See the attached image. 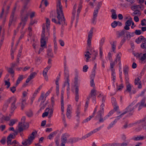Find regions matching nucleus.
<instances>
[{"label": "nucleus", "mask_w": 146, "mask_h": 146, "mask_svg": "<svg viewBox=\"0 0 146 146\" xmlns=\"http://www.w3.org/2000/svg\"><path fill=\"white\" fill-rule=\"evenodd\" d=\"M37 132L35 131L33 132L28 136L27 139L23 141L22 142V144L23 145H20L17 146H29L31 145L33 142V140L35 137V135L37 134Z\"/></svg>", "instance_id": "4"}, {"label": "nucleus", "mask_w": 146, "mask_h": 146, "mask_svg": "<svg viewBox=\"0 0 146 146\" xmlns=\"http://www.w3.org/2000/svg\"><path fill=\"white\" fill-rule=\"evenodd\" d=\"M116 123V122L114 120V121L111 122L108 126V127H107V129H109L111 128L112 127H113V125H114Z\"/></svg>", "instance_id": "50"}, {"label": "nucleus", "mask_w": 146, "mask_h": 146, "mask_svg": "<svg viewBox=\"0 0 146 146\" xmlns=\"http://www.w3.org/2000/svg\"><path fill=\"white\" fill-rule=\"evenodd\" d=\"M36 73L35 72L31 73L26 80V82H29L32 79H33L36 75Z\"/></svg>", "instance_id": "19"}, {"label": "nucleus", "mask_w": 146, "mask_h": 146, "mask_svg": "<svg viewBox=\"0 0 146 146\" xmlns=\"http://www.w3.org/2000/svg\"><path fill=\"white\" fill-rule=\"evenodd\" d=\"M23 123H19L18 125V129L17 130L19 132H21L23 130Z\"/></svg>", "instance_id": "42"}, {"label": "nucleus", "mask_w": 146, "mask_h": 146, "mask_svg": "<svg viewBox=\"0 0 146 146\" xmlns=\"http://www.w3.org/2000/svg\"><path fill=\"white\" fill-rule=\"evenodd\" d=\"M144 39H146L142 36H140L139 37L137 38L135 40V42L137 44H139L144 40Z\"/></svg>", "instance_id": "28"}, {"label": "nucleus", "mask_w": 146, "mask_h": 146, "mask_svg": "<svg viewBox=\"0 0 146 146\" xmlns=\"http://www.w3.org/2000/svg\"><path fill=\"white\" fill-rule=\"evenodd\" d=\"M129 68L127 66H125L123 69V72L125 74V76H128V71Z\"/></svg>", "instance_id": "47"}, {"label": "nucleus", "mask_w": 146, "mask_h": 146, "mask_svg": "<svg viewBox=\"0 0 146 146\" xmlns=\"http://www.w3.org/2000/svg\"><path fill=\"white\" fill-rule=\"evenodd\" d=\"M24 78V77L23 75H19L15 84L16 86H18V84L21 83Z\"/></svg>", "instance_id": "22"}, {"label": "nucleus", "mask_w": 146, "mask_h": 146, "mask_svg": "<svg viewBox=\"0 0 146 146\" xmlns=\"http://www.w3.org/2000/svg\"><path fill=\"white\" fill-rule=\"evenodd\" d=\"M121 53L120 52L119 53L117 54V56L116 58L118 60L119 62H121Z\"/></svg>", "instance_id": "59"}, {"label": "nucleus", "mask_w": 146, "mask_h": 146, "mask_svg": "<svg viewBox=\"0 0 146 146\" xmlns=\"http://www.w3.org/2000/svg\"><path fill=\"white\" fill-rule=\"evenodd\" d=\"M94 116L92 114V115L88 117L87 118L83 121V123H86L89 121L90 120L91 118L93 117Z\"/></svg>", "instance_id": "55"}, {"label": "nucleus", "mask_w": 146, "mask_h": 146, "mask_svg": "<svg viewBox=\"0 0 146 146\" xmlns=\"http://www.w3.org/2000/svg\"><path fill=\"white\" fill-rule=\"evenodd\" d=\"M112 49L113 51H114L116 49V46L117 45V41L115 40L113 41L112 42L110 43Z\"/></svg>", "instance_id": "33"}, {"label": "nucleus", "mask_w": 146, "mask_h": 146, "mask_svg": "<svg viewBox=\"0 0 146 146\" xmlns=\"http://www.w3.org/2000/svg\"><path fill=\"white\" fill-rule=\"evenodd\" d=\"M47 55L48 56L53 57V55L52 52V50L51 48H48L47 50Z\"/></svg>", "instance_id": "38"}, {"label": "nucleus", "mask_w": 146, "mask_h": 146, "mask_svg": "<svg viewBox=\"0 0 146 146\" xmlns=\"http://www.w3.org/2000/svg\"><path fill=\"white\" fill-rule=\"evenodd\" d=\"M105 38L104 37H103L101 39V40H100V48L101 47L102 48V46L104 43L105 41Z\"/></svg>", "instance_id": "56"}, {"label": "nucleus", "mask_w": 146, "mask_h": 146, "mask_svg": "<svg viewBox=\"0 0 146 146\" xmlns=\"http://www.w3.org/2000/svg\"><path fill=\"white\" fill-rule=\"evenodd\" d=\"M23 49V47L22 46H20V48L19 50V53L17 55V57L19 58L21 55V53Z\"/></svg>", "instance_id": "62"}, {"label": "nucleus", "mask_w": 146, "mask_h": 146, "mask_svg": "<svg viewBox=\"0 0 146 146\" xmlns=\"http://www.w3.org/2000/svg\"><path fill=\"white\" fill-rule=\"evenodd\" d=\"M104 104L102 103L101 104L100 106V110L98 111L97 114L95 117V119L96 120H98L102 115H103L104 112Z\"/></svg>", "instance_id": "8"}, {"label": "nucleus", "mask_w": 146, "mask_h": 146, "mask_svg": "<svg viewBox=\"0 0 146 146\" xmlns=\"http://www.w3.org/2000/svg\"><path fill=\"white\" fill-rule=\"evenodd\" d=\"M46 97L45 96L44 93H42L40 98L38 100V101L40 102V101L41 100H46Z\"/></svg>", "instance_id": "52"}, {"label": "nucleus", "mask_w": 146, "mask_h": 146, "mask_svg": "<svg viewBox=\"0 0 146 146\" xmlns=\"http://www.w3.org/2000/svg\"><path fill=\"white\" fill-rule=\"evenodd\" d=\"M93 134L92 131L90 132L89 133H87L84 136H83L82 137V139H85L92 135Z\"/></svg>", "instance_id": "44"}, {"label": "nucleus", "mask_w": 146, "mask_h": 146, "mask_svg": "<svg viewBox=\"0 0 146 146\" xmlns=\"http://www.w3.org/2000/svg\"><path fill=\"white\" fill-rule=\"evenodd\" d=\"M17 101V98L15 96H13L10 98L8 102L11 103L10 108L11 110V113H13L17 107L15 103Z\"/></svg>", "instance_id": "6"}, {"label": "nucleus", "mask_w": 146, "mask_h": 146, "mask_svg": "<svg viewBox=\"0 0 146 146\" xmlns=\"http://www.w3.org/2000/svg\"><path fill=\"white\" fill-rule=\"evenodd\" d=\"M115 64V62H113L112 61H110V69L111 72L115 71V69L114 68V67Z\"/></svg>", "instance_id": "31"}, {"label": "nucleus", "mask_w": 146, "mask_h": 146, "mask_svg": "<svg viewBox=\"0 0 146 146\" xmlns=\"http://www.w3.org/2000/svg\"><path fill=\"white\" fill-rule=\"evenodd\" d=\"M17 121V119H11L10 120L9 125L10 126H12Z\"/></svg>", "instance_id": "45"}, {"label": "nucleus", "mask_w": 146, "mask_h": 146, "mask_svg": "<svg viewBox=\"0 0 146 146\" xmlns=\"http://www.w3.org/2000/svg\"><path fill=\"white\" fill-rule=\"evenodd\" d=\"M135 103L132 102L125 109V111L122 113L123 115H124L128 112H131L137 107L136 106H134Z\"/></svg>", "instance_id": "7"}, {"label": "nucleus", "mask_w": 146, "mask_h": 146, "mask_svg": "<svg viewBox=\"0 0 146 146\" xmlns=\"http://www.w3.org/2000/svg\"><path fill=\"white\" fill-rule=\"evenodd\" d=\"M57 132V131H55L51 133L48 136V139L50 140L52 139L54 136L56 135Z\"/></svg>", "instance_id": "37"}, {"label": "nucleus", "mask_w": 146, "mask_h": 146, "mask_svg": "<svg viewBox=\"0 0 146 146\" xmlns=\"http://www.w3.org/2000/svg\"><path fill=\"white\" fill-rule=\"evenodd\" d=\"M144 118H146V117H145ZM146 124V119L143 123V124H140L136 125H138V127L136 128V131H141L143 128H145V129H146V126L145 125Z\"/></svg>", "instance_id": "12"}, {"label": "nucleus", "mask_w": 146, "mask_h": 146, "mask_svg": "<svg viewBox=\"0 0 146 146\" xmlns=\"http://www.w3.org/2000/svg\"><path fill=\"white\" fill-rule=\"evenodd\" d=\"M21 104V109L22 110H23L25 107V106L27 105L26 100L25 99H22Z\"/></svg>", "instance_id": "39"}, {"label": "nucleus", "mask_w": 146, "mask_h": 146, "mask_svg": "<svg viewBox=\"0 0 146 146\" xmlns=\"http://www.w3.org/2000/svg\"><path fill=\"white\" fill-rule=\"evenodd\" d=\"M102 4V2H100L98 3L96 9L94 10V12L96 13L97 12V13H98V11L101 7Z\"/></svg>", "instance_id": "40"}, {"label": "nucleus", "mask_w": 146, "mask_h": 146, "mask_svg": "<svg viewBox=\"0 0 146 146\" xmlns=\"http://www.w3.org/2000/svg\"><path fill=\"white\" fill-rule=\"evenodd\" d=\"M113 110L111 111L108 114L103 117V115H102L100 118L98 119V123H100L103 122L105 120L108 119L109 117L111 116L113 113Z\"/></svg>", "instance_id": "11"}, {"label": "nucleus", "mask_w": 146, "mask_h": 146, "mask_svg": "<svg viewBox=\"0 0 146 146\" xmlns=\"http://www.w3.org/2000/svg\"><path fill=\"white\" fill-rule=\"evenodd\" d=\"M26 114L28 117H32L33 115L32 111L31 110H29L27 112Z\"/></svg>", "instance_id": "61"}, {"label": "nucleus", "mask_w": 146, "mask_h": 146, "mask_svg": "<svg viewBox=\"0 0 146 146\" xmlns=\"http://www.w3.org/2000/svg\"><path fill=\"white\" fill-rule=\"evenodd\" d=\"M11 115L9 114L8 116L4 115L2 117V118L4 120L8 121L10 120Z\"/></svg>", "instance_id": "35"}, {"label": "nucleus", "mask_w": 146, "mask_h": 146, "mask_svg": "<svg viewBox=\"0 0 146 146\" xmlns=\"http://www.w3.org/2000/svg\"><path fill=\"white\" fill-rule=\"evenodd\" d=\"M126 31L125 30H123L117 32V38H118L123 36L126 33Z\"/></svg>", "instance_id": "21"}, {"label": "nucleus", "mask_w": 146, "mask_h": 146, "mask_svg": "<svg viewBox=\"0 0 146 146\" xmlns=\"http://www.w3.org/2000/svg\"><path fill=\"white\" fill-rule=\"evenodd\" d=\"M64 79L65 80V82H70L69 79V73L68 69L65 67L64 69Z\"/></svg>", "instance_id": "16"}, {"label": "nucleus", "mask_w": 146, "mask_h": 146, "mask_svg": "<svg viewBox=\"0 0 146 146\" xmlns=\"http://www.w3.org/2000/svg\"><path fill=\"white\" fill-rule=\"evenodd\" d=\"M117 26V21H115L111 24V27L113 28H115Z\"/></svg>", "instance_id": "63"}, {"label": "nucleus", "mask_w": 146, "mask_h": 146, "mask_svg": "<svg viewBox=\"0 0 146 146\" xmlns=\"http://www.w3.org/2000/svg\"><path fill=\"white\" fill-rule=\"evenodd\" d=\"M78 76H76L75 78V81H74L75 86L76 87V88L77 87L78 88Z\"/></svg>", "instance_id": "53"}, {"label": "nucleus", "mask_w": 146, "mask_h": 146, "mask_svg": "<svg viewBox=\"0 0 146 146\" xmlns=\"http://www.w3.org/2000/svg\"><path fill=\"white\" fill-rule=\"evenodd\" d=\"M96 90L94 89H93L91 91L90 95L92 96V97L94 98L96 97Z\"/></svg>", "instance_id": "41"}, {"label": "nucleus", "mask_w": 146, "mask_h": 146, "mask_svg": "<svg viewBox=\"0 0 146 146\" xmlns=\"http://www.w3.org/2000/svg\"><path fill=\"white\" fill-rule=\"evenodd\" d=\"M52 66V65H49L46 67L45 68L43 71V75L46 81L48 80V78L47 75V73L48 70L50 69Z\"/></svg>", "instance_id": "13"}, {"label": "nucleus", "mask_w": 146, "mask_h": 146, "mask_svg": "<svg viewBox=\"0 0 146 146\" xmlns=\"http://www.w3.org/2000/svg\"><path fill=\"white\" fill-rule=\"evenodd\" d=\"M132 22V18L131 17L125 22V26L124 27V28L125 30H128L129 29V26L131 25Z\"/></svg>", "instance_id": "15"}, {"label": "nucleus", "mask_w": 146, "mask_h": 146, "mask_svg": "<svg viewBox=\"0 0 146 146\" xmlns=\"http://www.w3.org/2000/svg\"><path fill=\"white\" fill-rule=\"evenodd\" d=\"M79 88L77 87L75 89V99L76 102H78L79 99V96L78 93Z\"/></svg>", "instance_id": "26"}, {"label": "nucleus", "mask_w": 146, "mask_h": 146, "mask_svg": "<svg viewBox=\"0 0 146 146\" xmlns=\"http://www.w3.org/2000/svg\"><path fill=\"white\" fill-rule=\"evenodd\" d=\"M66 86H67V91H70V88L69 82H64V86H63L64 88Z\"/></svg>", "instance_id": "49"}, {"label": "nucleus", "mask_w": 146, "mask_h": 146, "mask_svg": "<svg viewBox=\"0 0 146 146\" xmlns=\"http://www.w3.org/2000/svg\"><path fill=\"white\" fill-rule=\"evenodd\" d=\"M70 135L68 133H66L62 135L61 137V143L60 146H65V144L67 142V138H68Z\"/></svg>", "instance_id": "10"}, {"label": "nucleus", "mask_w": 146, "mask_h": 146, "mask_svg": "<svg viewBox=\"0 0 146 146\" xmlns=\"http://www.w3.org/2000/svg\"><path fill=\"white\" fill-rule=\"evenodd\" d=\"M111 100L112 105L113 106H116V105H117V103L116 102V99L113 97L111 98Z\"/></svg>", "instance_id": "58"}, {"label": "nucleus", "mask_w": 146, "mask_h": 146, "mask_svg": "<svg viewBox=\"0 0 146 146\" xmlns=\"http://www.w3.org/2000/svg\"><path fill=\"white\" fill-rule=\"evenodd\" d=\"M93 29L91 28L88 34V38L87 41L88 48L90 49L91 45V40L93 35Z\"/></svg>", "instance_id": "9"}, {"label": "nucleus", "mask_w": 146, "mask_h": 146, "mask_svg": "<svg viewBox=\"0 0 146 146\" xmlns=\"http://www.w3.org/2000/svg\"><path fill=\"white\" fill-rule=\"evenodd\" d=\"M111 12L112 13L111 18L113 19H116L117 18V15L114 9H112Z\"/></svg>", "instance_id": "36"}, {"label": "nucleus", "mask_w": 146, "mask_h": 146, "mask_svg": "<svg viewBox=\"0 0 146 146\" xmlns=\"http://www.w3.org/2000/svg\"><path fill=\"white\" fill-rule=\"evenodd\" d=\"M81 108V104L79 103L78 104H76V116L78 117H80V109Z\"/></svg>", "instance_id": "14"}, {"label": "nucleus", "mask_w": 146, "mask_h": 146, "mask_svg": "<svg viewBox=\"0 0 146 146\" xmlns=\"http://www.w3.org/2000/svg\"><path fill=\"white\" fill-rule=\"evenodd\" d=\"M56 11L57 14L58 21L54 18H52V21L57 24L61 25L62 26H66L65 19L64 16L61 4V0H58L56 2Z\"/></svg>", "instance_id": "2"}, {"label": "nucleus", "mask_w": 146, "mask_h": 146, "mask_svg": "<svg viewBox=\"0 0 146 146\" xmlns=\"http://www.w3.org/2000/svg\"><path fill=\"white\" fill-rule=\"evenodd\" d=\"M82 2L80 1V2L79 4V6L78 7V9H77V18L76 19V23L78 22V17L79 16V14L80 13V11L82 9V6L81 5V4H82Z\"/></svg>", "instance_id": "30"}, {"label": "nucleus", "mask_w": 146, "mask_h": 146, "mask_svg": "<svg viewBox=\"0 0 146 146\" xmlns=\"http://www.w3.org/2000/svg\"><path fill=\"white\" fill-rule=\"evenodd\" d=\"M90 55H91V54L89 51H87L85 52V54H84L85 57L86 58V61L87 62L88 61L89 59L91 58Z\"/></svg>", "instance_id": "29"}, {"label": "nucleus", "mask_w": 146, "mask_h": 146, "mask_svg": "<svg viewBox=\"0 0 146 146\" xmlns=\"http://www.w3.org/2000/svg\"><path fill=\"white\" fill-rule=\"evenodd\" d=\"M17 6H15L13 9L10 16L9 25L10 26L11 24L15 23L17 19V16L15 14Z\"/></svg>", "instance_id": "5"}, {"label": "nucleus", "mask_w": 146, "mask_h": 146, "mask_svg": "<svg viewBox=\"0 0 146 146\" xmlns=\"http://www.w3.org/2000/svg\"><path fill=\"white\" fill-rule=\"evenodd\" d=\"M133 12L132 14V15L134 16L137 15V16H139L141 15V12L138 9L135 10Z\"/></svg>", "instance_id": "32"}, {"label": "nucleus", "mask_w": 146, "mask_h": 146, "mask_svg": "<svg viewBox=\"0 0 146 146\" xmlns=\"http://www.w3.org/2000/svg\"><path fill=\"white\" fill-rule=\"evenodd\" d=\"M131 90V87L130 84H126V91L130 93Z\"/></svg>", "instance_id": "48"}, {"label": "nucleus", "mask_w": 146, "mask_h": 146, "mask_svg": "<svg viewBox=\"0 0 146 146\" xmlns=\"http://www.w3.org/2000/svg\"><path fill=\"white\" fill-rule=\"evenodd\" d=\"M134 83L135 85H138V88H142L141 83L140 79L139 78H136L135 80Z\"/></svg>", "instance_id": "18"}, {"label": "nucleus", "mask_w": 146, "mask_h": 146, "mask_svg": "<svg viewBox=\"0 0 146 146\" xmlns=\"http://www.w3.org/2000/svg\"><path fill=\"white\" fill-rule=\"evenodd\" d=\"M14 138V137L12 134H10L7 137V143L8 146H9L11 145L12 139Z\"/></svg>", "instance_id": "23"}, {"label": "nucleus", "mask_w": 146, "mask_h": 146, "mask_svg": "<svg viewBox=\"0 0 146 146\" xmlns=\"http://www.w3.org/2000/svg\"><path fill=\"white\" fill-rule=\"evenodd\" d=\"M146 119V118H143L140 120L137 121L135 123L129 124L128 125V126L129 127H131L134 125H136V124H143Z\"/></svg>", "instance_id": "17"}, {"label": "nucleus", "mask_w": 146, "mask_h": 146, "mask_svg": "<svg viewBox=\"0 0 146 146\" xmlns=\"http://www.w3.org/2000/svg\"><path fill=\"white\" fill-rule=\"evenodd\" d=\"M124 87L123 84H121L119 86H117V90L121 91Z\"/></svg>", "instance_id": "57"}, {"label": "nucleus", "mask_w": 146, "mask_h": 146, "mask_svg": "<svg viewBox=\"0 0 146 146\" xmlns=\"http://www.w3.org/2000/svg\"><path fill=\"white\" fill-rule=\"evenodd\" d=\"M30 11L28 10V7L26 5L23 7L20 11L21 22L18 26V28H20L22 25L21 29H23L26 24V22L28 19Z\"/></svg>", "instance_id": "3"}, {"label": "nucleus", "mask_w": 146, "mask_h": 146, "mask_svg": "<svg viewBox=\"0 0 146 146\" xmlns=\"http://www.w3.org/2000/svg\"><path fill=\"white\" fill-rule=\"evenodd\" d=\"M90 53L91 54H93L94 56V58H93L94 60H95L96 58V56L98 55V52L97 51H95L93 49H91L90 50Z\"/></svg>", "instance_id": "34"}, {"label": "nucleus", "mask_w": 146, "mask_h": 146, "mask_svg": "<svg viewBox=\"0 0 146 146\" xmlns=\"http://www.w3.org/2000/svg\"><path fill=\"white\" fill-rule=\"evenodd\" d=\"M46 24H43L42 25V30L41 35L40 43L41 47L38 52V54H40L44 50V48H46V42L48 41V38L50 36V21L48 18H46Z\"/></svg>", "instance_id": "1"}, {"label": "nucleus", "mask_w": 146, "mask_h": 146, "mask_svg": "<svg viewBox=\"0 0 146 146\" xmlns=\"http://www.w3.org/2000/svg\"><path fill=\"white\" fill-rule=\"evenodd\" d=\"M146 100V98L145 97H144L141 100L140 102L138 103L137 104L136 106L137 107V104H140L141 106H142L143 107H146V103H145V101Z\"/></svg>", "instance_id": "24"}, {"label": "nucleus", "mask_w": 146, "mask_h": 146, "mask_svg": "<svg viewBox=\"0 0 146 146\" xmlns=\"http://www.w3.org/2000/svg\"><path fill=\"white\" fill-rule=\"evenodd\" d=\"M88 68V66L87 65H85L83 67L82 70L84 72H87Z\"/></svg>", "instance_id": "64"}, {"label": "nucleus", "mask_w": 146, "mask_h": 146, "mask_svg": "<svg viewBox=\"0 0 146 146\" xmlns=\"http://www.w3.org/2000/svg\"><path fill=\"white\" fill-rule=\"evenodd\" d=\"M93 134L92 131L90 132L89 133H87L84 136H83L82 137V139H85L92 135Z\"/></svg>", "instance_id": "43"}, {"label": "nucleus", "mask_w": 146, "mask_h": 146, "mask_svg": "<svg viewBox=\"0 0 146 146\" xmlns=\"http://www.w3.org/2000/svg\"><path fill=\"white\" fill-rule=\"evenodd\" d=\"M76 8H77V5H76V4H75V5H74V6L73 7V10L72 11V21H71V24L73 23V21L74 20L75 15V13H76Z\"/></svg>", "instance_id": "20"}, {"label": "nucleus", "mask_w": 146, "mask_h": 146, "mask_svg": "<svg viewBox=\"0 0 146 146\" xmlns=\"http://www.w3.org/2000/svg\"><path fill=\"white\" fill-rule=\"evenodd\" d=\"M11 67V68H9L7 69L8 72L10 74H14L15 73L14 71L13 70V69Z\"/></svg>", "instance_id": "60"}, {"label": "nucleus", "mask_w": 146, "mask_h": 146, "mask_svg": "<svg viewBox=\"0 0 146 146\" xmlns=\"http://www.w3.org/2000/svg\"><path fill=\"white\" fill-rule=\"evenodd\" d=\"M146 46V39H144V40L142 42V44L141 45V48H145Z\"/></svg>", "instance_id": "54"}, {"label": "nucleus", "mask_w": 146, "mask_h": 146, "mask_svg": "<svg viewBox=\"0 0 146 146\" xmlns=\"http://www.w3.org/2000/svg\"><path fill=\"white\" fill-rule=\"evenodd\" d=\"M48 3L47 0H42L40 7H41L42 5H45V6L46 7L48 5Z\"/></svg>", "instance_id": "51"}, {"label": "nucleus", "mask_w": 146, "mask_h": 146, "mask_svg": "<svg viewBox=\"0 0 146 146\" xmlns=\"http://www.w3.org/2000/svg\"><path fill=\"white\" fill-rule=\"evenodd\" d=\"M61 110L62 111H64V107L63 98L62 96L61 97Z\"/></svg>", "instance_id": "46"}, {"label": "nucleus", "mask_w": 146, "mask_h": 146, "mask_svg": "<svg viewBox=\"0 0 146 146\" xmlns=\"http://www.w3.org/2000/svg\"><path fill=\"white\" fill-rule=\"evenodd\" d=\"M145 139V137L143 136H141L140 135L137 136L136 137L134 136L132 138V139L134 141H137L140 140H143Z\"/></svg>", "instance_id": "27"}, {"label": "nucleus", "mask_w": 146, "mask_h": 146, "mask_svg": "<svg viewBox=\"0 0 146 146\" xmlns=\"http://www.w3.org/2000/svg\"><path fill=\"white\" fill-rule=\"evenodd\" d=\"M98 13H97V12H94L93 15V17L92 20V24L95 25L96 22V18L98 16Z\"/></svg>", "instance_id": "25"}]
</instances>
